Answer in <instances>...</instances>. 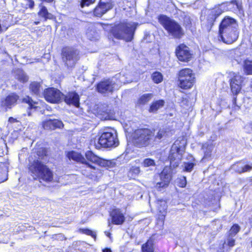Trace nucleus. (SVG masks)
Segmentation results:
<instances>
[{
	"label": "nucleus",
	"instance_id": "f257e3e1",
	"mask_svg": "<svg viewBox=\"0 0 252 252\" xmlns=\"http://www.w3.org/2000/svg\"><path fill=\"white\" fill-rule=\"evenodd\" d=\"M239 30L237 20L229 16H224L219 25L218 36L223 43L231 44L238 39Z\"/></svg>",
	"mask_w": 252,
	"mask_h": 252
},
{
	"label": "nucleus",
	"instance_id": "f03ea898",
	"mask_svg": "<svg viewBox=\"0 0 252 252\" xmlns=\"http://www.w3.org/2000/svg\"><path fill=\"white\" fill-rule=\"evenodd\" d=\"M28 173L34 181L40 183H52L54 181L53 171L46 164L38 159L30 162L27 167Z\"/></svg>",
	"mask_w": 252,
	"mask_h": 252
},
{
	"label": "nucleus",
	"instance_id": "7ed1b4c3",
	"mask_svg": "<svg viewBox=\"0 0 252 252\" xmlns=\"http://www.w3.org/2000/svg\"><path fill=\"white\" fill-rule=\"evenodd\" d=\"M159 23L172 38L180 39L185 35V32L179 23L164 14L158 17Z\"/></svg>",
	"mask_w": 252,
	"mask_h": 252
},
{
	"label": "nucleus",
	"instance_id": "20e7f679",
	"mask_svg": "<svg viewBox=\"0 0 252 252\" xmlns=\"http://www.w3.org/2000/svg\"><path fill=\"white\" fill-rule=\"evenodd\" d=\"M154 129L148 127H137L132 133V140L138 148L149 147L154 144Z\"/></svg>",
	"mask_w": 252,
	"mask_h": 252
},
{
	"label": "nucleus",
	"instance_id": "39448f33",
	"mask_svg": "<svg viewBox=\"0 0 252 252\" xmlns=\"http://www.w3.org/2000/svg\"><path fill=\"white\" fill-rule=\"evenodd\" d=\"M136 27L126 22H120L114 25L110 32L117 39H123L126 42H131L134 37Z\"/></svg>",
	"mask_w": 252,
	"mask_h": 252
},
{
	"label": "nucleus",
	"instance_id": "423d86ee",
	"mask_svg": "<svg viewBox=\"0 0 252 252\" xmlns=\"http://www.w3.org/2000/svg\"><path fill=\"white\" fill-rule=\"evenodd\" d=\"M119 140L116 133L112 129L106 130L100 134L97 140H94V146L96 149L116 147Z\"/></svg>",
	"mask_w": 252,
	"mask_h": 252
},
{
	"label": "nucleus",
	"instance_id": "0eeeda50",
	"mask_svg": "<svg viewBox=\"0 0 252 252\" xmlns=\"http://www.w3.org/2000/svg\"><path fill=\"white\" fill-rule=\"evenodd\" d=\"M178 87L184 90L191 89L196 82L195 73L189 68L181 69L177 75Z\"/></svg>",
	"mask_w": 252,
	"mask_h": 252
},
{
	"label": "nucleus",
	"instance_id": "6e6552de",
	"mask_svg": "<svg viewBox=\"0 0 252 252\" xmlns=\"http://www.w3.org/2000/svg\"><path fill=\"white\" fill-rule=\"evenodd\" d=\"M66 156L70 160L72 159L85 165V169L82 170V173L84 175L91 178L96 176L98 169L87 161L81 154L71 151L67 153Z\"/></svg>",
	"mask_w": 252,
	"mask_h": 252
},
{
	"label": "nucleus",
	"instance_id": "1a4fd4ad",
	"mask_svg": "<svg viewBox=\"0 0 252 252\" xmlns=\"http://www.w3.org/2000/svg\"><path fill=\"white\" fill-rule=\"evenodd\" d=\"M61 56L64 65L68 67L74 66L80 59L78 50L69 46L62 47Z\"/></svg>",
	"mask_w": 252,
	"mask_h": 252
},
{
	"label": "nucleus",
	"instance_id": "9d476101",
	"mask_svg": "<svg viewBox=\"0 0 252 252\" xmlns=\"http://www.w3.org/2000/svg\"><path fill=\"white\" fill-rule=\"evenodd\" d=\"M227 74L231 91L233 94L237 95L242 89L244 77L239 72L229 71Z\"/></svg>",
	"mask_w": 252,
	"mask_h": 252
},
{
	"label": "nucleus",
	"instance_id": "9b49d317",
	"mask_svg": "<svg viewBox=\"0 0 252 252\" xmlns=\"http://www.w3.org/2000/svg\"><path fill=\"white\" fill-rule=\"evenodd\" d=\"M175 54L178 60L182 63H188L193 58L192 51L185 43H180L176 46Z\"/></svg>",
	"mask_w": 252,
	"mask_h": 252
},
{
	"label": "nucleus",
	"instance_id": "f8f14e48",
	"mask_svg": "<svg viewBox=\"0 0 252 252\" xmlns=\"http://www.w3.org/2000/svg\"><path fill=\"white\" fill-rule=\"evenodd\" d=\"M43 95L47 102L53 104L60 103L63 96V94L59 90L54 87L44 89Z\"/></svg>",
	"mask_w": 252,
	"mask_h": 252
},
{
	"label": "nucleus",
	"instance_id": "ddd939ff",
	"mask_svg": "<svg viewBox=\"0 0 252 252\" xmlns=\"http://www.w3.org/2000/svg\"><path fill=\"white\" fill-rule=\"evenodd\" d=\"M113 8L111 2L102 1L100 0L93 10V15L94 17H101Z\"/></svg>",
	"mask_w": 252,
	"mask_h": 252
},
{
	"label": "nucleus",
	"instance_id": "4468645a",
	"mask_svg": "<svg viewBox=\"0 0 252 252\" xmlns=\"http://www.w3.org/2000/svg\"><path fill=\"white\" fill-rule=\"evenodd\" d=\"M85 157L89 163V162L97 164L101 167H109L111 162L108 160L102 158L95 155L92 151H88L85 153Z\"/></svg>",
	"mask_w": 252,
	"mask_h": 252
},
{
	"label": "nucleus",
	"instance_id": "2eb2a0df",
	"mask_svg": "<svg viewBox=\"0 0 252 252\" xmlns=\"http://www.w3.org/2000/svg\"><path fill=\"white\" fill-rule=\"evenodd\" d=\"M19 100L20 96L16 93H11L1 99L0 105L6 109H11L17 104Z\"/></svg>",
	"mask_w": 252,
	"mask_h": 252
},
{
	"label": "nucleus",
	"instance_id": "dca6fc26",
	"mask_svg": "<svg viewBox=\"0 0 252 252\" xmlns=\"http://www.w3.org/2000/svg\"><path fill=\"white\" fill-rule=\"evenodd\" d=\"M114 90V83L110 79H103L95 85V90L100 94L112 93Z\"/></svg>",
	"mask_w": 252,
	"mask_h": 252
},
{
	"label": "nucleus",
	"instance_id": "f3484780",
	"mask_svg": "<svg viewBox=\"0 0 252 252\" xmlns=\"http://www.w3.org/2000/svg\"><path fill=\"white\" fill-rule=\"evenodd\" d=\"M20 102L22 104H27L28 110L29 111H39L41 108H44L45 105L44 102L34 101L32 97L28 95H26L20 99Z\"/></svg>",
	"mask_w": 252,
	"mask_h": 252
},
{
	"label": "nucleus",
	"instance_id": "a211bd4d",
	"mask_svg": "<svg viewBox=\"0 0 252 252\" xmlns=\"http://www.w3.org/2000/svg\"><path fill=\"white\" fill-rule=\"evenodd\" d=\"M109 216L111 219V223L114 225H122L126 220L124 214L119 208H113L109 213Z\"/></svg>",
	"mask_w": 252,
	"mask_h": 252
},
{
	"label": "nucleus",
	"instance_id": "6ab92c4d",
	"mask_svg": "<svg viewBox=\"0 0 252 252\" xmlns=\"http://www.w3.org/2000/svg\"><path fill=\"white\" fill-rule=\"evenodd\" d=\"M159 177L161 181L158 182L155 188L158 191H161L162 189L167 188L171 180V176L167 172L163 170L159 174Z\"/></svg>",
	"mask_w": 252,
	"mask_h": 252
},
{
	"label": "nucleus",
	"instance_id": "aec40b11",
	"mask_svg": "<svg viewBox=\"0 0 252 252\" xmlns=\"http://www.w3.org/2000/svg\"><path fill=\"white\" fill-rule=\"evenodd\" d=\"M63 98L67 105H72L77 108L80 106V96L76 92H68L65 95L63 94Z\"/></svg>",
	"mask_w": 252,
	"mask_h": 252
},
{
	"label": "nucleus",
	"instance_id": "412c9836",
	"mask_svg": "<svg viewBox=\"0 0 252 252\" xmlns=\"http://www.w3.org/2000/svg\"><path fill=\"white\" fill-rule=\"evenodd\" d=\"M63 124L58 119H48L43 121L42 127L45 130H54L63 127Z\"/></svg>",
	"mask_w": 252,
	"mask_h": 252
},
{
	"label": "nucleus",
	"instance_id": "4be33fe9",
	"mask_svg": "<svg viewBox=\"0 0 252 252\" xmlns=\"http://www.w3.org/2000/svg\"><path fill=\"white\" fill-rule=\"evenodd\" d=\"M215 147L213 143H205L203 144L202 149L203 150V159L209 160L212 156L213 150Z\"/></svg>",
	"mask_w": 252,
	"mask_h": 252
},
{
	"label": "nucleus",
	"instance_id": "5701e85b",
	"mask_svg": "<svg viewBox=\"0 0 252 252\" xmlns=\"http://www.w3.org/2000/svg\"><path fill=\"white\" fill-rule=\"evenodd\" d=\"M29 90L32 94L39 95L42 90L41 84L37 81L32 82L29 85Z\"/></svg>",
	"mask_w": 252,
	"mask_h": 252
},
{
	"label": "nucleus",
	"instance_id": "b1692460",
	"mask_svg": "<svg viewBox=\"0 0 252 252\" xmlns=\"http://www.w3.org/2000/svg\"><path fill=\"white\" fill-rule=\"evenodd\" d=\"M222 11L220 9L214 10L209 14L207 21L210 25V28L214 25L216 19L221 14Z\"/></svg>",
	"mask_w": 252,
	"mask_h": 252
},
{
	"label": "nucleus",
	"instance_id": "393cba45",
	"mask_svg": "<svg viewBox=\"0 0 252 252\" xmlns=\"http://www.w3.org/2000/svg\"><path fill=\"white\" fill-rule=\"evenodd\" d=\"M165 104L163 99H158L153 101L150 105L148 111L150 113H156L158 109L162 108Z\"/></svg>",
	"mask_w": 252,
	"mask_h": 252
},
{
	"label": "nucleus",
	"instance_id": "a878e982",
	"mask_svg": "<svg viewBox=\"0 0 252 252\" xmlns=\"http://www.w3.org/2000/svg\"><path fill=\"white\" fill-rule=\"evenodd\" d=\"M140 252H155L154 240L150 238L141 247Z\"/></svg>",
	"mask_w": 252,
	"mask_h": 252
},
{
	"label": "nucleus",
	"instance_id": "bb28decb",
	"mask_svg": "<svg viewBox=\"0 0 252 252\" xmlns=\"http://www.w3.org/2000/svg\"><path fill=\"white\" fill-rule=\"evenodd\" d=\"M153 97L152 93L144 94L137 100L135 104L137 106H141L146 104Z\"/></svg>",
	"mask_w": 252,
	"mask_h": 252
},
{
	"label": "nucleus",
	"instance_id": "cd10ccee",
	"mask_svg": "<svg viewBox=\"0 0 252 252\" xmlns=\"http://www.w3.org/2000/svg\"><path fill=\"white\" fill-rule=\"evenodd\" d=\"M37 14L39 17L43 18L44 21H46L48 19L52 20L56 19L55 16L49 13L45 6H42L40 7Z\"/></svg>",
	"mask_w": 252,
	"mask_h": 252
},
{
	"label": "nucleus",
	"instance_id": "c85d7f7f",
	"mask_svg": "<svg viewBox=\"0 0 252 252\" xmlns=\"http://www.w3.org/2000/svg\"><path fill=\"white\" fill-rule=\"evenodd\" d=\"M242 68L246 75H252V60L245 59L243 63Z\"/></svg>",
	"mask_w": 252,
	"mask_h": 252
},
{
	"label": "nucleus",
	"instance_id": "c756f323",
	"mask_svg": "<svg viewBox=\"0 0 252 252\" xmlns=\"http://www.w3.org/2000/svg\"><path fill=\"white\" fill-rule=\"evenodd\" d=\"M184 15L182 16L183 19V26L186 30H191L194 26L193 20L188 15L183 12Z\"/></svg>",
	"mask_w": 252,
	"mask_h": 252
},
{
	"label": "nucleus",
	"instance_id": "7c9ffc66",
	"mask_svg": "<svg viewBox=\"0 0 252 252\" xmlns=\"http://www.w3.org/2000/svg\"><path fill=\"white\" fill-rule=\"evenodd\" d=\"M167 131L164 129H159L157 132L156 135L154 134V144L155 143L160 142L162 139L166 137Z\"/></svg>",
	"mask_w": 252,
	"mask_h": 252
},
{
	"label": "nucleus",
	"instance_id": "2f4dec72",
	"mask_svg": "<svg viewBox=\"0 0 252 252\" xmlns=\"http://www.w3.org/2000/svg\"><path fill=\"white\" fill-rule=\"evenodd\" d=\"M153 81L156 84H159L163 81V75L158 71L154 72L151 75Z\"/></svg>",
	"mask_w": 252,
	"mask_h": 252
},
{
	"label": "nucleus",
	"instance_id": "473e14b6",
	"mask_svg": "<svg viewBox=\"0 0 252 252\" xmlns=\"http://www.w3.org/2000/svg\"><path fill=\"white\" fill-rule=\"evenodd\" d=\"M78 232L81 234H85L88 236H90L94 240H96V234L95 232L89 228H79L78 229Z\"/></svg>",
	"mask_w": 252,
	"mask_h": 252
},
{
	"label": "nucleus",
	"instance_id": "72a5a7b5",
	"mask_svg": "<svg viewBox=\"0 0 252 252\" xmlns=\"http://www.w3.org/2000/svg\"><path fill=\"white\" fill-rule=\"evenodd\" d=\"M226 5H229L230 4L235 5L236 9L239 11H242L243 10V5L241 2H239L237 0H231L230 1H225L224 2Z\"/></svg>",
	"mask_w": 252,
	"mask_h": 252
},
{
	"label": "nucleus",
	"instance_id": "f704fd0d",
	"mask_svg": "<svg viewBox=\"0 0 252 252\" xmlns=\"http://www.w3.org/2000/svg\"><path fill=\"white\" fill-rule=\"evenodd\" d=\"M142 165L145 167H148L151 166H155L156 163L154 159L151 158H146L144 159Z\"/></svg>",
	"mask_w": 252,
	"mask_h": 252
},
{
	"label": "nucleus",
	"instance_id": "c9c22d12",
	"mask_svg": "<svg viewBox=\"0 0 252 252\" xmlns=\"http://www.w3.org/2000/svg\"><path fill=\"white\" fill-rule=\"evenodd\" d=\"M37 155L41 159L48 156V151L46 148H41L37 151Z\"/></svg>",
	"mask_w": 252,
	"mask_h": 252
},
{
	"label": "nucleus",
	"instance_id": "e433bc0d",
	"mask_svg": "<svg viewBox=\"0 0 252 252\" xmlns=\"http://www.w3.org/2000/svg\"><path fill=\"white\" fill-rule=\"evenodd\" d=\"M240 228L238 224H234L230 229V234L233 236L236 235L240 231Z\"/></svg>",
	"mask_w": 252,
	"mask_h": 252
},
{
	"label": "nucleus",
	"instance_id": "4c0bfd02",
	"mask_svg": "<svg viewBox=\"0 0 252 252\" xmlns=\"http://www.w3.org/2000/svg\"><path fill=\"white\" fill-rule=\"evenodd\" d=\"M17 80L23 83L27 82L29 80V77L25 73L19 74L17 77Z\"/></svg>",
	"mask_w": 252,
	"mask_h": 252
},
{
	"label": "nucleus",
	"instance_id": "58836bf2",
	"mask_svg": "<svg viewBox=\"0 0 252 252\" xmlns=\"http://www.w3.org/2000/svg\"><path fill=\"white\" fill-rule=\"evenodd\" d=\"M166 215V208L164 209L163 212H161V211L159 212V214H158V221H160L161 223L163 224L165 217Z\"/></svg>",
	"mask_w": 252,
	"mask_h": 252
},
{
	"label": "nucleus",
	"instance_id": "ea45409f",
	"mask_svg": "<svg viewBox=\"0 0 252 252\" xmlns=\"http://www.w3.org/2000/svg\"><path fill=\"white\" fill-rule=\"evenodd\" d=\"M96 0H81L80 5L82 8L94 4Z\"/></svg>",
	"mask_w": 252,
	"mask_h": 252
},
{
	"label": "nucleus",
	"instance_id": "a19ab883",
	"mask_svg": "<svg viewBox=\"0 0 252 252\" xmlns=\"http://www.w3.org/2000/svg\"><path fill=\"white\" fill-rule=\"evenodd\" d=\"M194 166L193 162H188L185 163V167L184 170L186 172H191Z\"/></svg>",
	"mask_w": 252,
	"mask_h": 252
},
{
	"label": "nucleus",
	"instance_id": "79ce46f5",
	"mask_svg": "<svg viewBox=\"0 0 252 252\" xmlns=\"http://www.w3.org/2000/svg\"><path fill=\"white\" fill-rule=\"evenodd\" d=\"M233 94L232 98V108L235 111H237L240 109L241 106L237 104V95Z\"/></svg>",
	"mask_w": 252,
	"mask_h": 252
},
{
	"label": "nucleus",
	"instance_id": "37998d69",
	"mask_svg": "<svg viewBox=\"0 0 252 252\" xmlns=\"http://www.w3.org/2000/svg\"><path fill=\"white\" fill-rule=\"evenodd\" d=\"M252 170V164L251 165L246 164L242 168L241 170H238L237 172L239 174H242L243 173H245L246 172H250Z\"/></svg>",
	"mask_w": 252,
	"mask_h": 252
},
{
	"label": "nucleus",
	"instance_id": "c03bdc74",
	"mask_svg": "<svg viewBox=\"0 0 252 252\" xmlns=\"http://www.w3.org/2000/svg\"><path fill=\"white\" fill-rule=\"evenodd\" d=\"M187 185V180L186 177L185 176H183L182 178H180L178 182V187L183 188L186 187Z\"/></svg>",
	"mask_w": 252,
	"mask_h": 252
},
{
	"label": "nucleus",
	"instance_id": "a18cd8bd",
	"mask_svg": "<svg viewBox=\"0 0 252 252\" xmlns=\"http://www.w3.org/2000/svg\"><path fill=\"white\" fill-rule=\"evenodd\" d=\"M130 172L131 173L132 175H137L140 172V167L138 166H132L131 167L130 169Z\"/></svg>",
	"mask_w": 252,
	"mask_h": 252
},
{
	"label": "nucleus",
	"instance_id": "49530a36",
	"mask_svg": "<svg viewBox=\"0 0 252 252\" xmlns=\"http://www.w3.org/2000/svg\"><path fill=\"white\" fill-rule=\"evenodd\" d=\"M235 241L233 239H230L227 241V246L229 247H232L235 245Z\"/></svg>",
	"mask_w": 252,
	"mask_h": 252
},
{
	"label": "nucleus",
	"instance_id": "de8ad7c7",
	"mask_svg": "<svg viewBox=\"0 0 252 252\" xmlns=\"http://www.w3.org/2000/svg\"><path fill=\"white\" fill-rule=\"evenodd\" d=\"M8 122L11 123H13L17 122V121L15 118L10 117L8 118Z\"/></svg>",
	"mask_w": 252,
	"mask_h": 252
},
{
	"label": "nucleus",
	"instance_id": "09e8293b",
	"mask_svg": "<svg viewBox=\"0 0 252 252\" xmlns=\"http://www.w3.org/2000/svg\"><path fill=\"white\" fill-rule=\"evenodd\" d=\"M42 3H52L55 0H40Z\"/></svg>",
	"mask_w": 252,
	"mask_h": 252
},
{
	"label": "nucleus",
	"instance_id": "8fccbe9b",
	"mask_svg": "<svg viewBox=\"0 0 252 252\" xmlns=\"http://www.w3.org/2000/svg\"><path fill=\"white\" fill-rule=\"evenodd\" d=\"M102 251V252H112L111 249L109 248H105Z\"/></svg>",
	"mask_w": 252,
	"mask_h": 252
},
{
	"label": "nucleus",
	"instance_id": "3c124183",
	"mask_svg": "<svg viewBox=\"0 0 252 252\" xmlns=\"http://www.w3.org/2000/svg\"><path fill=\"white\" fill-rule=\"evenodd\" d=\"M105 234H106V235L107 236H108V237H110V236H111V233H109V232H105Z\"/></svg>",
	"mask_w": 252,
	"mask_h": 252
},
{
	"label": "nucleus",
	"instance_id": "603ef678",
	"mask_svg": "<svg viewBox=\"0 0 252 252\" xmlns=\"http://www.w3.org/2000/svg\"><path fill=\"white\" fill-rule=\"evenodd\" d=\"M158 202H164V201L162 199H159L157 200Z\"/></svg>",
	"mask_w": 252,
	"mask_h": 252
},
{
	"label": "nucleus",
	"instance_id": "864d4df0",
	"mask_svg": "<svg viewBox=\"0 0 252 252\" xmlns=\"http://www.w3.org/2000/svg\"><path fill=\"white\" fill-rule=\"evenodd\" d=\"M39 23V22H35V24L36 25H37V24H38Z\"/></svg>",
	"mask_w": 252,
	"mask_h": 252
},
{
	"label": "nucleus",
	"instance_id": "5fc2aeb1",
	"mask_svg": "<svg viewBox=\"0 0 252 252\" xmlns=\"http://www.w3.org/2000/svg\"><path fill=\"white\" fill-rule=\"evenodd\" d=\"M170 164H171V162L172 161V158H170Z\"/></svg>",
	"mask_w": 252,
	"mask_h": 252
},
{
	"label": "nucleus",
	"instance_id": "6e6d98bb",
	"mask_svg": "<svg viewBox=\"0 0 252 252\" xmlns=\"http://www.w3.org/2000/svg\"><path fill=\"white\" fill-rule=\"evenodd\" d=\"M101 25H106V24H103V23H101ZM106 25H108V24H106Z\"/></svg>",
	"mask_w": 252,
	"mask_h": 252
},
{
	"label": "nucleus",
	"instance_id": "4d7b16f0",
	"mask_svg": "<svg viewBox=\"0 0 252 252\" xmlns=\"http://www.w3.org/2000/svg\"><path fill=\"white\" fill-rule=\"evenodd\" d=\"M221 252H224V251H221Z\"/></svg>",
	"mask_w": 252,
	"mask_h": 252
}]
</instances>
